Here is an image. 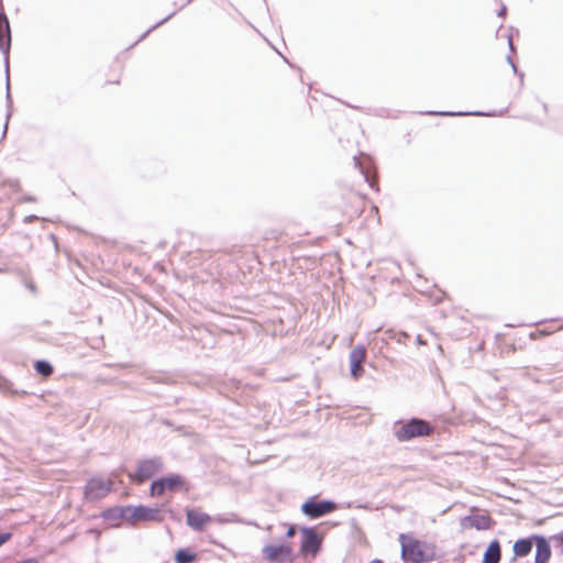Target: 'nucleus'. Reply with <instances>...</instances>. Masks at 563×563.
I'll return each mask as SVG.
<instances>
[{
  "instance_id": "1",
  "label": "nucleus",
  "mask_w": 563,
  "mask_h": 563,
  "mask_svg": "<svg viewBox=\"0 0 563 563\" xmlns=\"http://www.w3.org/2000/svg\"><path fill=\"white\" fill-rule=\"evenodd\" d=\"M401 547V558L405 561H431L434 558V548L420 541L412 534L400 533L398 537Z\"/></svg>"
},
{
  "instance_id": "2",
  "label": "nucleus",
  "mask_w": 563,
  "mask_h": 563,
  "mask_svg": "<svg viewBox=\"0 0 563 563\" xmlns=\"http://www.w3.org/2000/svg\"><path fill=\"white\" fill-rule=\"evenodd\" d=\"M119 516L132 526L139 522H162L163 516L158 508H152L144 505L124 506L117 509Z\"/></svg>"
},
{
  "instance_id": "3",
  "label": "nucleus",
  "mask_w": 563,
  "mask_h": 563,
  "mask_svg": "<svg viewBox=\"0 0 563 563\" xmlns=\"http://www.w3.org/2000/svg\"><path fill=\"white\" fill-rule=\"evenodd\" d=\"M433 427L426 420L413 418L408 422L401 423L395 431V437L399 442H407L419 437H429L433 433Z\"/></svg>"
},
{
  "instance_id": "4",
  "label": "nucleus",
  "mask_w": 563,
  "mask_h": 563,
  "mask_svg": "<svg viewBox=\"0 0 563 563\" xmlns=\"http://www.w3.org/2000/svg\"><path fill=\"white\" fill-rule=\"evenodd\" d=\"M187 489L185 478L179 474H170L152 482L150 487L151 497H159L165 493H175Z\"/></svg>"
},
{
  "instance_id": "5",
  "label": "nucleus",
  "mask_w": 563,
  "mask_h": 563,
  "mask_svg": "<svg viewBox=\"0 0 563 563\" xmlns=\"http://www.w3.org/2000/svg\"><path fill=\"white\" fill-rule=\"evenodd\" d=\"M367 200L365 196L349 191L343 195L340 203V211L346 218V220L351 221L361 216L363 212Z\"/></svg>"
},
{
  "instance_id": "6",
  "label": "nucleus",
  "mask_w": 563,
  "mask_h": 563,
  "mask_svg": "<svg viewBox=\"0 0 563 563\" xmlns=\"http://www.w3.org/2000/svg\"><path fill=\"white\" fill-rule=\"evenodd\" d=\"M162 470V463L157 459L142 460L137 463L133 472L128 473V477L132 483L143 484L151 479Z\"/></svg>"
},
{
  "instance_id": "7",
  "label": "nucleus",
  "mask_w": 563,
  "mask_h": 563,
  "mask_svg": "<svg viewBox=\"0 0 563 563\" xmlns=\"http://www.w3.org/2000/svg\"><path fill=\"white\" fill-rule=\"evenodd\" d=\"M113 488V481L110 478L92 477L90 478L84 490L86 500L96 501L104 498Z\"/></svg>"
},
{
  "instance_id": "8",
  "label": "nucleus",
  "mask_w": 563,
  "mask_h": 563,
  "mask_svg": "<svg viewBox=\"0 0 563 563\" xmlns=\"http://www.w3.org/2000/svg\"><path fill=\"white\" fill-rule=\"evenodd\" d=\"M264 559L268 563L292 562V547L290 544H271L262 550Z\"/></svg>"
},
{
  "instance_id": "9",
  "label": "nucleus",
  "mask_w": 563,
  "mask_h": 563,
  "mask_svg": "<svg viewBox=\"0 0 563 563\" xmlns=\"http://www.w3.org/2000/svg\"><path fill=\"white\" fill-rule=\"evenodd\" d=\"M366 349L364 345H356L352 349L349 360L351 366V375L354 379H358L364 374V363L366 361Z\"/></svg>"
},
{
  "instance_id": "10",
  "label": "nucleus",
  "mask_w": 563,
  "mask_h": 563,
  "mask_svg": "<svg viewBox=\"0 0 563 563\" xmlns=\"http://www.w3.org/2000/svg\"><path fill=\"white\" fill-rule=\"evenodd\" d=\"M186 522L191 529L202 531L213 522V518L199 509H187Z\"/></svg>"
},
{
  "instance_id": "11",
  "label": "nucleus",
  "mask_w": 563,
  "mask_h": 563,
  "mask_svg": "<svg viewBox=\"0 0 563 563\" xmlns=\"http://www.w3.org/2000/svg\"><path fill=\"white\" fill-rule=\"evenodd\" d=\"M333 509H334V505L330 501H314V500H308L301 507L302 512L310 518L322 517V516L331 512Z\"/></svg>"
},
{
  "instance_id": "12",
  "label": "nucleus",
  "mask_w": 563,
  "mask_h": 563,
  "mask_svg": "<svg viewBox=\"0 0 563 563\" xmlns=\"http://www.w3.org/2000/svg\"><path fill=\"white\" fill-rule=\"evenodd\" d=\"M320 548V540L317 533L312 530H303V538L300 550L303 554L311 553L314 555Z\"/></svg>"
},
{
  "instance_id": "13",
  "label": "nucleus",
  "mask_w": 563,
  "mask_h": 563,
  "mask_svg": "<svg viewBox=\"0 0 563 563\" xmlns=\"http://www.w3.org/2000/svg\"><path fill=\"white\" fill-rule=\"evenodd\" d=\"M534 540L537 544L536 562L545 563L551 555L550 547L545 539L542 537H534Z\"/></svg>"
},
{
  "instance_id": "14",
  "label": "nucleus",
  "mask_w": 563,
  "mask_h": 563,
  "mask_svg": "<svg viewBox=\"0 0 563 563\" xmlns=\"http://www.w3.org/2000/svg\"><path fill=\"white\" fill-rule=\"evenodd\" d=\"M11 36H10V24L5 14L0 13V47L7 48L10 45Z\"/></svg>"
},
{
  "instance_id": "15",
  "label": "nucleus",
  "mask_w": 563,
  "mask_h": 563,
  "mask_svg": "<svg viewBox=\"0 0 563 563\" xmlns=\"http://www.w3.org/2000/svg\"><path fill=\"white\" fill-rule=\"evenodd\" d=\"M500 561V545L498 541L489 543L485 551L483 563H498Z\"/></svg>"
},
{
  "instance_id": "16",
  "label": "nucleus",
  "mask_w": 563,
  "mask_h": 563,
  "mask_svg": "<svg viewBox=\"0 0 563 563\" xmlns=\"http://www.w3.org/2000/svg\"><path fill=\"white\" fill-rule=\"evenodd\" d=\"M532 541L530 539H520L514 544V553L516 556H526L531 552Z\"/></svg>"
},
{
  "instance_id": "17",
  "label": "nucleus",
  "mask_w": 563,
  "mask_h": 563,
  "mask_svg": "<svg viewBox=\"0 0 563 563\" xmlns=\"http://www.w3.org/2000/svg\"><path fill=\"white\" fill-rule=\"evenodd\" d=\"M197 559V555L190 552L187 549H179L175 553V562L176 563H194Z\"/></svg>"
},
{
  "instance_id": "18",
  "label": "nucleus",
  "mask_w": 563,
  "mask_h": 563,
  "mask_svg": "<svg viewBox=\"0 0 563 563\" xmlns=\"http://www.w3.org/2000/svg\"><path fill=\"white\" fill-rule=\"evenodd\" d=\"M34 368L40 375L44 377H49L53 374V366L46 361H36Z\"/></svg>"
},
{
  "instance_id": "19",
  "label": "nucleus",
  "mask_w": 563,
  "mask_h": 563,
  "mask_svg": "<svg viewBox=\"0 0 563 563\" xmlns=\"http://www.w3.org/2000/svg\"><path fill=\"white\" fill-rule=\"evenodd\" d=\"M558 330H563V324H561V325H560V327H558V328H552V327H550V325H547V327H544L543 329H539L538 331L532 332V333H531V338H532V339H537V338H538V335H550V334L554 333V332H555V331H558Z\"/></svg>"
},
{
  "instance_id": "20",
  "label": "nucleus",
  "mask_w": 563,
  "mask_h": 563,
  "mask_svg": "<svg viewBox=\"0 0 563 563\" xmlns=\"http://www.w3.org/2000/svg\"><path fill=\"white\" fill-rule=\"evenodd\" d=\"M366 180L368 181L371 188L378 190L377 177L375 172H373V174L367 173Z\"/></svg>"
},
{
  "instance_id": "21",
  "label": "nucleus",
  "mask_w": 563,
  "mask_h": 563,
  "mask_svg": "<svg viewBox=\"0 0 563 563\" xmlns=\"http://www.w3.org/2000/svg\"><path fill=\"white\" fill-rule=\"evenodd\" d=\"M12 538V533L5 532L0 534V547Z\"/></svg>"
},
{
  "instance_id": "22",
  "label": "nucleus",
  "mask_w": 563,
  "mask_h": 563,
  "mask_svg": "<svg viewBox=\"0 0 563 563\" xmlns=\"http://www.w3.org/2000/svg\"><path fill=\"white\" fill-rule=\"evenodd\" d=\"M18 563H40V561L35 558H27V559L19 561Z\"/></svg>"
},
{
  "instance_id": "23",
  "label": "nucleus",
  "mask_w": 563,
  "mask_h": 563,
  "mask_svg": "<svg viewBox=\"0 0 563 563\" xmlns=\"http://www.w3.org/2000/svg\"><path fill=\"white\" fill-rule=\"evenodd\" d=\"M295 533H296L295 528H294V527H290V528L288 529V531H287V537L291 538V537H294V536H295Z\"/></svg>"
},
{
  "instance_id": "24",
  "label": "nucleus",
  "mask_w": 563,
  "mask_h": 563,
  "mask_svg": "<svg viewBox=\"0 0 563 563\" xmlns=\"http://www.w3.org/2000/svg\"><path fill=\"white\" fill-rule=\"evenodd\" d=\"M369 563H384L382 560H373L372 562Z\"/></svg>"
},
{
  "instance_id": "25",
  "label": "nucleus",
  "mask_w": 563,
  "mask_h": 563,
  "mask_svg": "<svg viewBox=\"0 0 563 563\" xmlns=\"http://www.w3.org/2000/svg\"><path fill=\"white\" fill-rule=\"evenodd\" d=\"M412 563H423V562H418V561H411Z\"/></svg>"
},
{
  "instance_id": "26",
  "label": "nucleus",
  "mask_w": 563,
  "mask_h": 563,
  "mask_svg": "<svg viewBox=\"0 0 563 563\" xmlns=\"http://www.w3.org/2000/svg\"><path fill=\"white\" fill-rule=\"evenodd\" d=\"M561 541H562V544H563V533H562V537H561Z\"/></svg>"
}]
</instances>
